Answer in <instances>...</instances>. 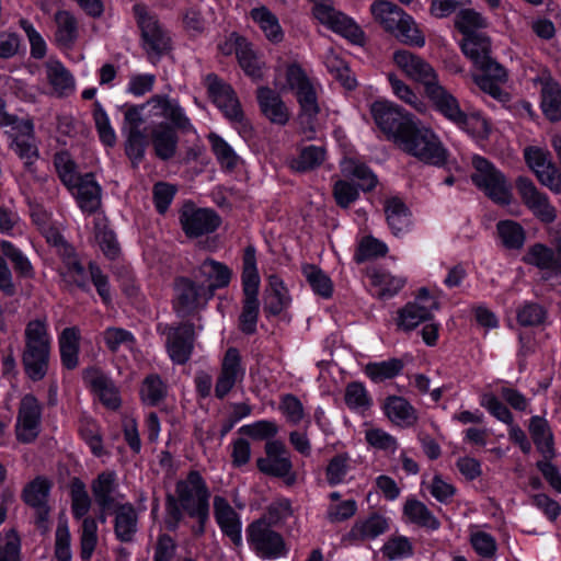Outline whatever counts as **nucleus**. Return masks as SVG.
<instances>
[{"label":"nucleus","mask_w":561,"mask_h":561,"mask_svg":"<svg viewBox=\"0 0 561 561\" xmlns=\"http://www.w3.org/2000/svg\"><path fill=\"white\" fill-rule=\"evenodd\" d=\"M152 142L156 153L160 159L168 160L175 154L178 137L171 127L161 125L154 129L152 134Z\"/></svg>","instance_id":"nucleus-45"},{"label":"nucleus","mask_w":561,"mask_h":561,"mask_svg":"<svg viewBox=\"0 0 561 561\" xmlns=\"http://www.w3.org/2000/svg\"><path fill=\"white\" fill-rule=\"evenodd\" d=\"M214 515L221 531L237 546L242 545V524L239 514L219 495L214 497Z\"/></svg>","instance_id":"nucleus-26"},{"label":"nucleus","mask_w":561,"mask_h":561,"mask_svg":"<svg viewBox=\"0 0 561 561\" xmlns=\"http://www.w3.org/2000/svg\"><path fill=\"white\" fill-rule=\"evenodd\" d=\"M76 197L79 207L84 213H94L101 205V186L92 173L82 175L72 188H68Z\"/></svg>","instance_id":"nucleus-31"},{"label":"nucleus","mask_w":561,"mask_h":561,"mask_svg":"<svg viewBox=\"0 0 561 561\" xmlns=\"http://www.w3.org/2000/svg\"><path fill=\"white\" fill-rule=\"evenodd\" d=\"M302 273L316 294L324 298H329L332 295V282L319 267L316 265H305L302 267Z\"/></svg>","instance_id":"nucleus-59"},{"label":"nucleus","mask_w":561,"mask_h":561,"mask_svg":"<svg viewBox=\"0 0 561 561\" xmlns=\"http://www.w3.org/2000/svg\"><path fill=\"white\" fill-rule=\"evenodd\" d=\"M516 190L523 203L541 221L549 224L556 219V208L549 203L547 195L538 191L530 179L519 176L516 180Z\"/></svg>","instance_id":"nucleus-18"},{"label":"nucleus","mask_w":561,"mask_h":561,"mask_svg":"<svg viewBox=\"0 0 561 561\" xmlns=\"http://www.w3.org/2000/svg\"><path fill=\"white\" fill-rule=\"evenodd\" d=\"M80 331L76 327L66 328L59 335V351L62 365L73 369L79 364Z\"/></svg>","instance_id":"nucleus-39"},{"label":"nucleus","mask_w":561,"mask_h":561,"mask_svg":"<svg viewBox=\"0 0 561 561\" xmlns=\"http://www.w3.org/2000/svg\"><path fill=\"white\" fill-rule=\"evenodd\" d=\"M404 515L414 524L430 529L439 527L438 519L426 507V505L415 499L408 500L403 506Z\"/></svg>","instance_id":"nucleus-46"},{"label":"nucleus","mask_w":561,"mask_h":561,"mask_svg":"<svg viewBox=\"0 0 561 561\" xmlns=\"http://www.w3.org/2000/svg\"><path fill=\"white\" fill-rule=\"evenodd\" d=\"M499 237L507 249H520L525 242L523 227L513 220H502L496 225Z\"/></svg>","instance_id":"nucleus-56"},{"label":"nucleus","mask_w":561,"mask_h":561,"mask_svg":"<svg viewBox=\"0 0 561 561\" xmlns=\"http://www.w3.org/2000/svg\"><path fill=\"white\" fill-rule=\"evenodd\" d=\"M473 173L472 182L484 194L497 204H510L512 201L511 187L501 171H499L486 159L474 156L472 158Z\"/></svg>","instance_id":"nucleus-8"},{"label":"nucleus","mask_w":561,"mask_h":561,"mask_svg":"<svg viewBox=\"0 0 561 561\" xmlns=\"http://www.w3.org/2000/svg\"><path fill=\"white\" fill-rule=\"evenodd\" d=\"M247 539L252 551L262 559H278L286 554L283 536L264 519H255L247 527Z\"/></svg>","instance_id":"nucleus-9"},{"label":"nucleus","mask_w":561,"mask_h":561,"mask_svg":"<svg viewBox=\"0 0 561 561\" xmlns=\"http://www.w3.org/2000/svg\"><path fill=\"white\" fill-rule=\"evenodd\" d=\"M350 470L351 459L346 454L334 456L325 468L328 483L332 486L343 483Z\"/></svg>","instance_id":"nucleus-61"},{"label":"nucleus","mask_w":561,"mask_h":561,"mask_svg":"<svg viewBox=\"0 0 561 561\" xmlns=\"http://www.w3.org/2000/svg\"><path fill=\"white\" fill-rule=\"evenodd\" d=\"M207 92L213 102L231 122L242 123L244 115L239 99L230 84L209 73L205 78Z\"/></svg>","instance_id":"nucleus-14"},{"label":"nucleus","mask_w":561,"mask_h":561,"mask_svg":"<svg viewBox=\"0 0 561 561\" xmlns=\"http://www.w3.org/2000/svg\"><path fill=\"white\" fill-rule=\"evenodd\" d=\"M393 61L409 78L421 82L425 87L426 92L428 88L438 82L433 67L409 50L396 51L393 54Z\"/></svg>","instance_id":"nucleus-22"},{"label":"nucleus","mask_w":561,"mask_h":561,"mask_svg":"<svg viewBox=\"0 0 561 561\" xmlns=\"http://www.w3.org/2000/svg\"><path fill=\"white\" fill-rule=\"evenodd\" d=\"M313 16L328 28L342 35L354 44L364 41V32L343 12L335 10L330 3H317L312 9Z\"/></svg>","instance_id":"nucleus-13"},{"label":"nucleus","mask_w":561,"mask_h":561,"mask_svg":"<svg viewBox=\"0 0 561 561\" xmlns=\"http://www.w3.org/2000/svg\"><path fill=\"white\" fill-rule=\"evenodd\" d=\"M250 15L252 20L260 26L268 41L273 43H279L283 41L284 33L279 25L278 19L266 7L252 9Z\"/></svg>","instance_id":"nucleus-41"},{"label":"nucleus","mask_w":561,"mask_h":561,"mask_svg":"<svg viewBox=\"0 0 561 561\" xmlns=\"http://www.w3.org/2000/svg\"><path fill=\"white\" fill-rule=\"evenodd\" d=\"M256 99L264 116L277 125H286L290 113L277 92L267 87H261L256 91Z\"/></svg>","instance_id":"nucleus-30"},{"label":"nucleus","mask_w":561,"mask_h":561,"mask_svg":"<svg viewBox=\"0 0 561 561\" xmlns=\"http://www.w3.org/2000/svg\"><path fill=\"white\" fill-rule=\"evenodd\" d=\"M524 157L539 182L552 192L560 194L561 175L552 163L549 152L537 147H528L524 150Z\"/></svg>","instance_id":"nucleus-17"},{"label":"nucleus","mask_w":561,"mask_h":561,"mask_svg":"<svg viewBox=\"0 0 561 561\" xmlns=\"http://www.w3.org/2000/svg\"><path fill=\"white\" fill-rule=\"evenodd\" d=\"M95 503L102 512H108L121 505L123 495L118 492L117 476L114 471L101 472L91 484Z\"/></svg>","instance_id":"nucleus-25"},{"label":"nucleus","mask_w":561,"mask_h":561,"mask_svg":"<svg viewBox=\"0 0 561 561\" xmlns=\"http://www.w3.org/2000/svg\"><path fill=\"white\" fill-rule=\"evenodd\" d=\"M173 289V309L180 317L198 312L211 299L210 293L206 291L193 277H178Z\"/></svg>","instance_id":"nucleus-10"},{"label":"nucleus","mask_w":561,"mask_h":561,"mask_svg":"<svg viewBox=\"0 0 561 561\" xmlns=\"http://www.w3.org/2000/svg\"><path fill=\"white\" fill-rule=\"evenodd\" d=\"M524 262L547 271L554 276V251L542 243H536L527 250Z\"/></svg>","instance_id":"nucleus-49"},{"label":"nucleus","mask_w":561,"mask_h":561,"mask_svg":"<svg viewBox=\"0 0 561 561\" xmlns=\"http://www.w3.org/2000/svg\"><path fill=\"white\" fill-rule=\"evenodd\" d=\"M22 364L24 371L33 381L42 380L48 369L51 335L46 317L30 320L24 329Z\"/></svg>","instance_id":"nucleus-1"},{"label":"nucleus","mask_w":561,"mask_h":561,"mask_svg":"<svg viewBox=\"0 0 561 561\" xmlns=\"http://www.w3.org/2000/svg\"><path fill=\"white\" fill-rule=\"evenodd\" d=\"M49 490V482L41 477L34 479L23 490V500L27 505L35 510L38 527H45V524L48 520L49 507L47 505V499Z\"/></svg>","instance_id":"nucleus-28"},{"label":"nucleus","mask_w":561,"mask_h":561,"mask_svg":"<svg viewBox=\"0 0 561 561\" xmlns=\"http://www.w3.org/2000/svg\"><path fill=\"white\" fill-rule=\"evenodd\" d=\"M176 502L169 508L172 519L171 528H175L185 512L197 520L208 519L210 491L198 471H191L185 479L178 481L175 486Z\"/></svg>","instance_id":"nucleus-2"},{"label":"nucleus","mask_w":561,"mask_h":561,"mask_svg":"<svg viewBox=\"0 0 561 561\" xmlns=\"http://www.w3.org/2000/svg\"><path fill=\"white\" fill-rule=\"evenodd\" d=\"M547 310L539 304L526 301L517 310V322L523 327L541 325L547 320Z\"/></svg>","instance_id":"nucleus-60"},{"label":"nucleus","mask_w":561,"mask_h":561,"mask_svg":"<svg viewBox=\"0 0 561 561\" xmlns=\"http://www.w3.org/2000/svg\"><path fill=\"white\" fill-rule=\"evenodd\" d=\"M231 276L232 272L226 264L209 257L192 271V277L210 293L211 298L217 289L229 285Z\"/></svg>","instance_id":"nucleus-20"},{"label":"nucleus","mask_w":561,"mask_h":561,"mask_svg":"<svg viewBox=\"0 0 561 561\" xmlns=\"http://www.w3.org/2000/svg\"><path fill=\"white\" fill-rule=\"evenodd\" d=\"M238 49V62L247 76L252 79L262 77L263 61L253 50L252 45L248 41H241Z\"/></svg>","instance_id":"nucleus-53"},{"label":"nucleus","mask_w":561,"mask_h":561,"mask_svg":"<svg viewBox=\"0 0 561 561\" xmlns=\"http://www.w3.org/2000/svg\"><path fill=\"white\" fill-rule=\"evenodd\" d=\"M325 66L328 70L342 82V84L351 90L355 88L356 81L351 76V71L346 62L334 51H330L325 56Z\"/></svg>","instance_id":"nucleus-62"},{"label":"nucleus","mask_w":561,"mask_h":561,"mask_svg":"<svg viewBox=\"0 0 561 561\" xmlns=\"http://www.w3.org/2000/svg\"><path fill=\"white\" fill-rule=\"evenodd\" d=\"M389 524L386 517L379 514H371L365 519L357 520L350 533L347 539L350 540H371L382 535L388 530Z\"/></svg>","instance_id":"nucleus-36"},{"label":"nucleus","mask_w":561,"mask_h":561,"mask_svg":"<svg viewBox=\"0 0 561 561\" xmlns=\"http://www.w3.org/2000/svg\"><path fill=\"white\" fill-rule=\"evenodd\" d=\"M245 376V367L242 364L240 352L236 347H229L221 360L220 370L215 383V396L224 399Z\"/></svg>","instance_id":"nucleus-16"},{"label":"nucleus","mask_w":561,"mask_h":561,"mask_svg":"<svg viewBox=\"0 0 561 561\" xmlns=\"http://www.w3.org/2000/svg\"><path fill=\"white\" fill-rule=\"evenodd\" d=\"M403 369V363L398 358H390L378 363H369L365 366V374L375 382H381L394 378Z\"/></svg>","instance_id":"nucleus-52"},{"label":"nucleus","mask_w":561,"mask_h":561,"mask_svg":"<svg viewBox=\"0 0 561 561\" xmlns=\"http://www.w3.org/2000/svg\"><path fill=\"white\" fill-rule=\"evenodd\" d=\"M387 222L394 236L407 231L410 226V213L405 204L398 197H392L385 203Z\"/></svg>","instance_id":"nucleus-40"},{"label":"nucleus","mask_w":561,"mask_h":561,"mask_svg":"<svg viewBox=\"0 0 561 561\" xmlns=\"http://www.w3.org/2000/svg\"><path fill=\"white\" fill-rule=\"evenodd\" d=\"M194 327L184 323L168 331L167 347L171 359L176 364H185L192 354Z\"/></svg>","instance_id":"nucleus-27"},{"label":"nucleus","mask_w":561,"mask_h":561,"mask_svg":"<svg viewBox=\"0 0 561 561\" xmlns=\"http://www.w3.org/2000/svg\"><path fill=\"white\" fill-rule=\"evenodd\" d=\"M286 82L287 88L295 92L300 106L298 116L300 131L307 139H311L316 135V122L320 112L317 88L301 67L296 64L287 67Z\"/></svg>","instance_id":"nucleus-3"},{"label":"nucleus","mask_w":561,"mask_h":561,"mask_svg":"<svg viewBox=\"0 0 561 561\" xmlns=\"http://www.w3.org/2000/svg\"><path fill=\"white\" fill-rule=\"evenodd\" d=\"M477 68L482 72L481 75L473 77L477 85L493 99L505 101L507 94L501 88V84L504 83L507 79L505 69L495 60H493L491 56Z\"/></svg>","instance_id":"nucleus-24"},{"label":"nucleus","mask_w":561,"mask_h":561,"mask_svg":"<svg viewBox=\"0 0 561 561\" xmlns=\"http://www.w3.org/2000/svg\"><path fill=\"white\" fill-rule=\"evenodd\" d=\"M133 11L141 32L142 47L150 62L156 64L170 49L171 39L157 15L144 4H135Z\"/></svg>","instance_id":"nucleus-7"},{"label":"nucleus","mask_w":561,"mask_h":561,"mask_svg":"<svg viewBox=\"0 0 561 561\" xmlns=\"http://www.w3.org/2000/svg\"><path fill=\"white\" fill-rule=\"evenodd\" d=\"M325 151L322 147H305L298 157L289 161V167L298 172H306L319 167L324 160Z\"/></svg>","instance_id":"nucleus-54"},{"label":"nucleus","mask_w":561,"mask_h":561,"mask_svg":"<svg viewBox=\"0 0 561 561\" xmlns=\"http://www.w3.org/2000/svg\"><path fill=\"white\" fill-rule=\"evenodd\" d=\"M106 347L116 353L122 348L130 350L135 344L134 335L122 328H107L103 333Z\"/></svg>","instance_id":"nucleus-63"},{"label":"nucleus","mask_w":561,"mask_h":561,"mask_svg":"<svg viewBox=\"0 0 561 561\" xmlns=\"http://www.w3.org/2000/svg\"><path fill=\"white\" fill-rule=\"evenodd\" d=\"M151 103H154L153 107L159 110L162 117L170 119L179 129L184 131L193 129L190 119L185 116L183 110L176 102L167 98L154 96L151 99Z\"/></svg>","instance_id":"nucleus-44"},{"label":"nucleus","mask_w":561,"mask_h":561,"mask_svg":"<svg viewBox=\"0 0 561 561\" xmlns=\"http://www.w3.org/2000/svg\"><path fill=\"white\" fill-rule=\"evenodd\" d=\"M389 82L391 84L393 93L403 102L412 106L417 112H424L426 108L423 100L412 91V89L407 85L403 81L398 79L394 75L390 73L388 76Z\"/></svg>","instance_id":"nucleus-64"},{"label":"nucleus","mask_w":561,"mask_h":561,"mask_svg":"<svg viewBox=\"0 0 561 561\" xmlns=\"http://www.w3.org/2000/svg\"><path fill=\"white\" fill-rule=\"evenodd\" d=\"M344 400L352 411L364 413L373 405V399L362 382L353 381L345 388Z\"/></svg>","instance_id":"nucleus-48"},{"label":"nucleus","mask_w":561,"mask_h":561,"mask_svg":"<svg viewBox=\"0 0 561 561\" xmlns=\"http://www.w3.org/2000/svg\"><path fill=\"white\" fill-rule=\"evenodd\" d=\"M383 410L388 419L398 426L408 427L417 420L415 409L402 397H388Z\"/></svg>","instance_id":"nucleus-34"},{"label":"nucleus","mask_w":561,"mask_h":561,"mask_svg":"<svg viewBox=\"0 0 561 561\" xmlns=\"http://www.w3.org/2000/svg\"><path fill=\"white\" fill-rule=\"evenodd\" d=\"M438 112L448 121L474 137H485L490 131L488 121L478 113L467 114L457 99L438 82L426 92Z\"/></svg>","instance_id":"nucleus-5"},{"label":"nucleus","mask_w":561,"mask_h":561,"mask_svg":"<svg viewBox=\"0 0 561 561\" xmlns=\"http://www.w3.org/2000/svg\"><path fill=\"white\" fill-rule=\"evenodd\" d=\"M404 152L427 164L440 167L446 162L447 150L435 133L416 122L397 144Z\"/></svg>","instance_id":"nucleus-6"},{"label":"nucleus","mask_w":561,"mask_h":561,"mask_svg":"<svg viewBox=\"0 0 561 561\" xmlns=\"http://www.w3.org/2000/svg\"><path fill=\"white\" fill-rule=\"evenodd\" d=\"M370 285L379 298H390L397 295L405 285V278L392 275L381 268H374L368 273Z\"/></svg>","instance_id":"nucleus-35"},{"label":"nucleus","mask_w":561,"mask_h":561,"mask_svg":"<svg viewBox=\"0 0 561 561\" xmlns=\"http://www.w3.org/2000/svg\"><path fill=\"white\" fill-rule=\"evenodd\" d=\"M180 221L186 236L199 237L214 232L220 225L219 216L211 209L185 205Z\"/></svg>","instance_id":"nucleus-19"},{"label":"nucleus","mask_w":561,"mask_h":561,"mask_svg":"<svg viewBox=\"0 0 561 561\" xmlns=\"http://www.w3.org/2000/svg\"><path fill=\"white\" fill-rule=\"evenodd\" d=\"M56 24L55 41L61 48H71L78 38V22L76 18L65 10H59L54 15Z\"/></svg>","instance_id":"nucleus-37"},{"label":"nucleus","mask_w":561,"mask_h":561,"mask_svg":"<svg viewBox=\"0 0 561 561\" xmlns=\"http://www.w3.org/2000/svg\"><path fill=\"white\" fill-rule=\"evenodd\" d=\"M264 458L256 461L259 470L274 477H287L293 469L289 451L280 440H268L265 444Z\"/></svg>","instance_id":"nucleus-23"},{"label":"nucleus","mask_w":561,"mask_h":561,"mask_svg":"<svg viewBox=\"0 0 561 561\" xmlns=\"http://www.w3.org/2000/svg\"><path fill=\"white\" fill-rule=\"evenodd\" d=\"M84 379L106 408L116 410L121 405L118 390L106 375L100 370L91 369L87 371Z\"/></svg>","instance_id":"nucleus-32"},{"label":"nucleus","mask_w":561,"mask_h":561,"mask_svg":"<svg viewBox=\"0 0 561 561\" xmlns=\"http://www.w3.org/2000/svg\"><path fill=\"white\" fill-rule=\"evenodd\" d=\"M342 172L346 176H353L358 181V186L363 191H370L377 184V178L373 171L364 163L353 159H346L342 163Z\"/></svg>","instance_id":"nucleus-50"},{"label":"nucleus","mask_w":561,"mask_h":561,"mask_svg":"<svg viewBox=\"0 0 561 561\" xmlns=\"http://www.w3.org/2000/svg\"><path fill=\"white\" fill-rule=\"evenodd\" d=\"M528 428L538 450L546 457L550 456L552 454V434L547 421L540 416H533Z\"/></svg>","instance_id":"nucleus-51"},{"label":"nucleus","mask_w":561,"mask_h":561,"mask_svg":"<svg viewBox=\"0 0 561 561\" xmlns=\"http://www.w3.org/2000/svg\"><path fill=\"white\" fill-rule=\"evenodd\" d=\"M460 46L462 53L476 67L490 57V39L483 34H469V36L463 38Z\"/></svg>","instance_id":"nucleus-43"},{"label":"nucleus","mask_w":561,"mask_h":561,"mask_svg":"<svg viewBox=\"0 0 561 561\" xmlns=\"http://www.w3.org/2000/svg\"><path fill=\"white\" fill-rule=\"evenodd\" d=\"M377 126L398 144L403 134L414 124L412 115L389 101H376L370 107Z\"/></svg>","instance_id":"nucleus-11"},{"label":"nucleus","mask_w":561,"mask_h":561,"mask_svg":"<svg viewBox=\"0 0 561 561\" xmlns=\"http://www.w3.org/2000/svg\"><path fill=\"white\" fill-rule=\"evenodd\" d=\"M54 164L60 181L67 188H72L75 183L82 176L78 174L76 163L67 151L56 153Z\"/></svg>","instance_id":"nucleus-57"},{"label":"nucleus","mask_w":561,"mask_h":561,"mask_svg":"<svg viewBox=\"0 0 561 561\" xmlns=\"http://www.w3.org/2000/svg\"><path fill=\"white\" fill-rule=\"evenodd\" d=\"M290 297L284 282L277 275L268 277V287L264 298V309L271 314H279L289 306Z\"/></svg>","instance_id":"nucleus-38"},{"label":"nucleus","mask_w":561,"mask_h":561,"mask_svg":"<svg viewBox=\"0 0 561 561\" xmlns=\"http://www.w3.org/2000/svg\"><path fill=\"white\" fill-rule=\"evenodd\" d=\"M71 512L75 518L85 517L91 507V499L85 485L79 479H75L70 486Z\"/></svg>","instance_id":"nucleus-58"},{"label":"nucleus","mask_w":561,"mask_h":561,"mask_svg":"<svg viewBox=\"0 0 561 561\" xmlns=\"http://www.w3.org/2000/svg\"><path fill=\"white\" fill-rule=\"evenodd\" d=\"M168 393V387L158 375H149L142 381L140 396L144 403L154 407L162 402Z\"/></svg>","instance_id":"nucleus-55"},{"label":"nucleus","mask_w":561,"mask_h":561,"mask_svg":"<svg viewBox=\"0 0 561 561\" xmlns=\"http://www.w3.org/2000/svg\"><path fill=\"white\" fill-rule=\"evenodd\" d=\"M42 405L33 394H25L19 407L15 434L19 442L28 444L39 434Z\"/></svg>","instance_id":"nucleus-15"},{"label":"nucleus","mask_w":561,"mask_h":561,"mask_svg":"<svg viewBox=\"0 0 561 561\" xmlns=\"http://www.w3.org/2000/svg\"><path fill=\"white\" fill-rule=\"evenodd\" d=\"M45 232L47 233V240L58 247V252L64 262L61 276L78 287H85L87 271L78 260L73 249L62 240V237L56 230L47 228Z\"/></svg>","instance_id":"nucleus-21"},{"label":"nucleus","mask_w":561,"mask_h":561,"mask_svg":"<svg viewBox=\"0 0 561 561\" xmlns=\"http://www.w3.org/2000/svg\"><path fill=\"white\" fill-rule=\"evenodd\" d=\"M112 511L115 514L114 531L117 539L123 542L131 541L138 524L136 510L130 503H124Z\"/></svg>","instance_id":"nucleus-33"},{"label":"nucleus","mask_w":561,"mask_h":561,"mask_svg":"<svg viewBox=\"0 0 561 561\" xmlns=\"http://www.w3.org/2000/svg\"><path fill=\"white\" fill-rule=\"evenodd\" d=\"M260 276L256 268L255 250L248 247L243 253L242 286L244 297L257 298Z\"/></svg>","instance_id":"nucleus-42"},{"label":"nucleus","mask_w":561,"mask_h":561,"mask_svg":"<svg viewBox=\"0 0 561 561\" xmlns=\"http://www.w3.org/2000/svg\"><path fill=\"white\" fill-rule=\"evenodd\" d=\"M541 107L548 119H561V88L558 83L548 81L542 87Z\"/></svg>","instance_id":"nucleus-47"},{"label":"nucleus","mask_w":561,"mask_h":561,"mask_svg":"<svg viewBox=\"0 0 561 561\" xmlns=\"http://www.w3.org/2000/svg\"><path fill=\"white\" fill-rule=\"evenodd\" d=\"M375 20L401 43L423 47L425 36L411 15L390 1H376L370 7Z\"/></svg>","instance_id":"nucleus-4"},{"label":"nucleus","mask_w":561,"mask_h":561,"mask_svg":"<svg viewBox=\"0 0 561 561\" xmlns=\"http://www.w3.org/2000/svg\"><path fill=\"white\" fill-rule=\"evenodd\" d=\"M46 81L51 88V94L65 98L75 92L76 80L71 72L55 58H49L44 64Z\"/></svg>","instance_id":"nucleus-29"},{"label":"nucleus","mask_w":561,"mask_h":561,"mask_svg":"<svg viewBox=\"0 0 561 561\" xmlns=\"http://www.w3.org/2000/svg\"><path fill=\"white\" fill-rule=\"evenodd\" d=\"M439 307L436 298L427 289L422 288L413 301L399 309L397 327L403 332H411L420 324L433 319V313Z\"/></svg>","instance_id":"nucleus-12"}]
</instances>
